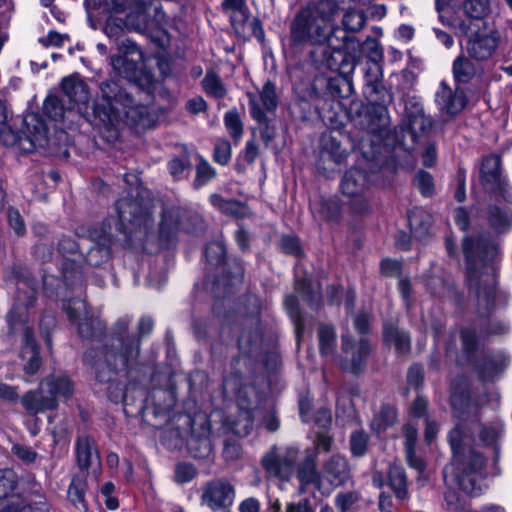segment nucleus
Here are the masks:
<instances>
[{"label": "nucleus", "mask_w": 512, "mask_h": 512, "mask_svg": "<svg viewBox=\"0 0 512 512\" xmlns=\"http://www.w3.org/2000/svg\"><path fill=\"white\" fill-rule=\"evenodd\" d=\"M451 404L459 423L449 434L453 459L443 470L444 481L450 487L459 486L470 496H479L486 488L482 477L485 459L471 447V443L477 437L481 444L493 445L501 434L502 424L499 421L483 422L478 404L470 401L466 391H459L454 386Z\"/></svg>", "instance_id": "1"}, {"label": "nucleus", "mask_w": 512, "mask_h": 512, "mask_svg": "<svg viewBox=\"0 0 512 512\" xmlns=\"http://www.w3.org/2000/svg\"><path fill=\"white\" fill-rule=\"evenodd\" d=\"M118 223L115 233L110 223L103 222L89 230V238L93 242L89 253L108 254L117 252L119 247L142 246L148 234L150 215L141 204L132 199H121L117 202Z\"/></svg>", "instance_id": "2"}, {"label": "nucleus", "mask_w": 512, "mask_h": 512, "mask_svg": "<svg viewBox=\"0 0 512 512\" xmlns=\"http://www.w3.org/2000/svg\"><path fill=\"white\" fill-rule=\"evenodd\" d=\"M94 113L108 130L116 128L120 123L147 128L154 122L149 108L136 103L131 94L114 81H105L100 85Z\"/></svg>", "instance_id": "3"}, {"label": "nucleus", "mask_w": 512, "mask_h": 512, "mask_svg": "<svg viewBox=\"0 0 512 512\" xmlns=\"http://www.w3.org/2000/svg\"><path fill=\"white\" fill-rule=\"evenodd\" d=\"M130 322V318L124 317L115 323L112 336L96 360L95 365L98 370L107 367L116 373L132 369L137 364L140 354V337H144L152 331L153 321L149 317L140 319L138 338L127 334Z\"/></svg>", "instance_id": "4"}, {"label": "nucleus", "mask_w": 512, "mask_h": 512, "mask_svg": "<svg viewBox=\"0 0 512 512\" xmlns=\"http://www.w3.org/2000/svg\"><path fill=\"white\" fill-rule=\"evenodd\" d=\"M334 0H320L312 7L302 9L291 23V39L295 45H324L327 33L339 15Z\"/></svg>", "instance_id": "5"}, {"label": "nucleus", "mask_w": 512, "mask_h": 512, "mask_svg": "<svg viewBox=\"0 0 512 512\" xmlns=\"http://www.w3.org/2000/svg\"><path fill=\"white\" fill-rule=\"evenodd\" d=\"M118 51L117 55L110 58L115 73L148 92L153 85L154 76L146 67L143 52L128 40L119 45Z\"/></svg>", "instance_id": "6"}, {"label": "nucleus", "mask_w": 512, "mask_h": 512, "mask_svg": "<svg viewBox=\"0 0 512 512\" xmlns=\"http://www.w3.org/2000/svg\"><path fill=\"white\" fill-rule=\"evenodd\" d=\"M25 127L22 135H16L10 128L1 130V139L7 146H17L24 152L36 148H44L49 144L48 128L37 114H29L24 118Z\"/></svg>", "instance_id": "7"}, {"label": "nucleus", "mask_w": 512, "mask_h": 512, "mask_svg": "<svg viewBox=\"0 0 512 512\" xmlns=\"http://www.w3.org/2000/svg\"><path fill=\"white\" fill-rule=\"evenodd\" d=\"M203 227L202 217L194 211L176 210L165 212L159 231V242L162 248H169L175 240L179 229L188 233H196Z\"/></svg>", "instance_id": "8"}, {"label": "nucleus", "mask_w": 512, "mask_h": 512, "mask_svg": "<svg viewBox=\"0 0 512 512\" xmlns=\"http://www.w3.org/2000/svg\"><path fill=\"white\" fill-rule=\"evenodd\" d=\"M9 326L13 332L23 330L25 336V346L21 351V357L26 361L24 371L28 375H33L40 367L39 351L32 337L31 331L24 326L27 317L26 313L19 305L12 308L7 316Z\"/></svg>", "instance_id": "9"}, {"label": "nucleus", "mask_w": 512, "mask_h": 512, "mask_svg": "<svg viewBox=\"0 0 512 512\" xmlns=\"http://www.w3.org/2000/svg\"><path fill=\"white\" fill-rule=\"evenodd\" d=\"M500 157L490 155L483 159L480 178L483 188L489 193L499 194L504 201L512 202V188L501 177Z\"/></svg>", "instance_id": "10"}, {"label": "nucleus", "mask_w": 512, "mask_h": 512, "mask_svg": "<svg viewBox=\"0 0 512 512\" xmlns=\"http://www.w3.org/2000/svg\"><path fill=\"white\" fill-rule=\"evenodd\" d=\"M65 310L70 321L78 324V333L82 338L93 339L102 333L103 323L100 319L90 316L84 300L71 299Z\"/></svg>", "instance_id": "11"}, {"label": "nucleus", "mask_w": 512, "mask_h": 512, "mask_svg": "<svg viewBox=\"0 0 512 512\" xmlns=\"http://www.w3.org/2000/svg\"><path fill=\"white\" fill-rule=\"evenodd\" d=\"M296 459V449L288 448L285 452L278 453L273 447L262 457L261 464L269 477L288 481L294 473Z\"/></svg>", "instance_id": "12"}, {"label": "nucleus", "mask_w": 512, "mask_h": 512, "mask_svg": "<svg viewBox=\"0 0 512 512\" xmlns=\"http://www.w3.org/2000/svg\"><path fill=\"white\" fill-rule=\"evenodd\" d=\"M369 180L365 171L358 168L348 170L341 181V191L347 197H361L352 203L354 211L358 214L369 211L370 205L366 198L362 197L367 189Z\"/></svg>", "instance_id": "13"}, {"label": "nucleus", "mask_w": 512, "mask_h": 512, "mask_svg": "<svg viewBox=\"0 0 512 512\" xmlns=\"http://www.w3.org/2000/svg\"><path fill=\"white\" fill-rule=\"evenodd\" d=\"M234 498L235 490L232 484L226 480L217 479L204 486L201 501L212 511L225 512L232 506Z\"/></svg>", "instance_id": "14"}, {"label": "nucleus", "mask_w": 512, "mask_h": 512, "mask_svg": "<svg viewBox=\"0 0 512 512\" xmlns=\"http://www.w3.org/2000/svg\"><path fill=\"white\" fill-rule=\"evenodd\" d=\"M500 42L499 32L495 29L479 31L471 35L466 44L469 58L486 61L496 52Z\"/></svg>", "instance_id": "15"}, {"label": "nucleus", "mask_w": 512, "mask_h": 512, "mask_svg": "<svg viewBox=\"0 0 512 512\" xmlns=\"http://www.w3.org/2000/svg\"><path fill=\"white\" fill-rule=\"evenodd\" d=\"M248 96L252 117L260 124H266V112H273L278 104L275 85L268 81L263 85L259 95L250 93Z\"/></svg>", "instance_id": "16"}, {"label": "nucleus", "mask_w": 512, "mask_h": 512, "mask_svg": "<svg viewBox=\"0 0 512 512\" xmlns=\"http://www.w3.org/2000/svg\"><path fill=\"white\" fill-rule=\"evenodd\" d=\"M342 351L344 358L341 361L343 370L358 373L363 368L365 357L369 353V344L367 340L362 339L357 344H352L347 336L342 337Z\"/></svg>", "instance_id": "17"}, {"label": "nucleus", "mask_w": 512, "mask_h": 512, "mask_svg": "<svg viewBox=\"0 0 512 512\" xmlns=\"http://www.w3.org/2000/svg\"><path fill=\"white\" fill-rule=\"evenodd\" d=\"M251 397H255L253 387H245L238 394V407L240 410L239 418L233 423L232 429L238 436H246L250 433L253 426V402Z\"/></svg>", "instance_id": "18"}, {"label": "nucleus", "mask_w": 512, "mask_h": 512, "mask_svg": "<svg viewBox=\"0 0 512 512\" xmlns=\"http://www.w3.org/2000/svg\"><path fill=\"white\" fill-rule=\"evenodd\" d=\"M129 12L126 16L125 25L138 32H145L151 26L152 20L150 10L152 0H128Z\"/></svg>", "instance_id": "19"}, {"label": "nucleus", "mask_w": 512, "mask_h": 512, "mask_svg": "<svg viewBox=\"0 0 512 512\" xmlns=\"http://www.w3.org/2000/svg\"><path fill=\"white\" fill-rule=\"evenodd\" d=\"M324 44H327L333 52H344L348 56H354L360 51L357 39L354 36H349L346 30L335 26V21L330 32L327 33Z\"/></svg>", "instance_id": "20"}, {"label": "nucleus", "mask_w": 512, "mask_h": 512, "mask_svg": "<svg viewBox=\"0 0 512 512\" xmlns=\"http://www.w3.org/2000/svg\"><path fill=\"white\" fill-rule=\"evenodd\" d=\"M507 365V358L501 352L483 356L476 363V370L479 377L484 381L494 380Z\"/></svg>", "instance_id": "21"}, {"label": "nucleus", "mask_w": 512, "mask_h": 512, "mask_svg": "<svg viewBox=\"0 0 512 512\" xmlns=\"http://www.w3.org/2000/svg\"><path fill=\"white\" fill-rule=\"evenodd\" d=\"M435 101L440 110L454 115L465 107V100L462 93L453 92L445 82L440 84L436 93Z\"/></svg>", "instance_id": "22"}, {"label": "nucleus", "mask_w": 512, "mask_h": 512, "mask_svg": "<svg viewBox=\"0 0 512 512\" xmlns=\"http://www.w3.org/2000/svg\"><path fill=\"white\" fill-rule=\"evenodd\" d=\"M29 391L21 399L22 405L29 414L35 415L46 410H52L57 407V400L50 395H44V390Z\"/></svg>", "instance_id": "23"}, {"label": "nucleus", "mask_w": 512, "mask_h": 512, "mask_svg": "<svg viewBox=\"0 0 512 512\" xmlns=\"http://www.w3.org/2000/svg\"><path fill=\"white\" fill-rule=\"evenodd\" d=\"M62 89L71 103L70 110L75 106L85 105L89 100L87 85L78 77H66L62 81Z\"/></svg>", "instance_id": "24"}, {"label": "nucleus", "mask_w": 512, "mask_h": 512, "mask_svg": "<svg viewBox=\"0 0 512 512\" xmlns=\"http://www.w3.org/2000/svg\"><path fill=\"white\" fill-rule=\"evenodd\" d=\"M77 462L81 469L99 466V455L94 447V441L88 436H81L76 443Z\"/></svg>", "instance_id": "25"}, {"label": "nucleus", "mask_w": 512, "mask_h": 512, "mask_svg": "<svg viewBox=\"0 0 512 512\" xmlns=\"http://www.w3.org/2000/svg\"><path fill=\"white\" fill-rule=\"evenodd\" d=\"M487 221L497 234H506L512 230V212L509 208L490 207L487 212Z\"/></svg>", "instance_id": "26"}, {"label": "nucleus", "mask_w": 512, "mask_h": 512, "mask_svg": "<svg viewBox=\"0 0 512 512\" xmlns=\"http://www.w3.org/2000/svg\"><path fill=\"white\" fill-rule=\"evenodd\" d=\"M323 476L335 486L342 484L348 476L346 460L339 456H332L323 468Z\"/></svg>", "instance_id": "27"}, {"label": "nucleus", "mask_w": 512, "mask_h": 512, "mask_svg": "<svg viewBox=\"0 0 512 512\" xmlns=\"http://www.w3.org/2000/svg\"><path fill=\"white\" fill-rule=\"evenodd\" d=\"M492 258H467V277L470 285L478 286V280L483 276L486 277L485 282L491 277L493 268L489 263Z\"/></svg>", "instance_id": "28"}, {"label": "nucleus", "mask_w": 512, "mask_h": 512, "mask_svg": "<svg viewBox=\"0 0 512 512\" xmlns=\"http://www.w3.org/2000/svg\"><path fill=\"white\" fill-rule=\"evenodd\" d=\"M411 232L417 238H424L430 232L432 216L422 208H414L408 215Z\"/></svg>", "instance_id": "29"}, {"label": "nucleus", "mask_w": 512, "mask_h": 512, "mask_svg": "<svg viewBox=\"0 0 512 512\" xmlns=\"http://www.w3.org/2000/svg\"><path fill=\"white\" fill-rule=\"evenodd\" d=\"M363 46L367 50L368 57L371 60V65L369 66V70L367 73V76L368 77L371 76V79L368 81L369 82L377 81L381 74L380 66H379L378 62L383 57V48L380 45L377 38L370 37V36H368L365 39V41L363 42Z\"/></svg>", "instance_id": "30"}, {"label": "nucleus", "mask_w": 512, "mask_h": 512, "mask_svg": "<svg viewBox=\"0 0 512 512\" xmlns=\"http://www.w3.org/2000/svg\"><path fill=\"white\" fill-rule=\"evenodd\" d=\"M209 200L213 207L227 215L245 218L250 214L249 209L244 204L235 200L223 199L219 194H211Z\"/></svg>", "instance_id": "31"}, {"label": "nucleus", "mask_w": 512, "mask_h": 512, "mask_svg": "<svg viewBox=\"0 0 512 512\" xmlns=\"http://www.w3.org/2000/svg\"><path fill=\"white\" fill-rule=\"evenodd\" d=\"M42 388H46L50 397H68L73 392V385L71 381L64 376H49L41 383Z\"/></svg>", "instance_id": "32"}, {"label": "nucleus", "mask_w": 512, "mask_h": 512, "mask_svg": "<svg viewBox=\"0 0 512 512\" xmlns=\"http://www.w3.org/2000/svg\"><path fill=\"white\" fill-rule=\"evenodd\" d=\"M384 341L395 347L398 353H407L410 349L409 335L393 325L384 326Z\"/></svg>", "instance_id": "33"}, {"label": "nucleus", "mask_w": 512, "mask_h": 512, "mask_svg": "<svg viewBox=\"0 0 512 512\" xmlns=\"http://www.w3.org/2000/svg\"><path fill=\"white\" fill-rule=\"evenodd\" d=\"M389 484L399 500L408 498L407 477L403 467L396 464L390 466Z\"/></svg>", "instance_id": "34"}, {"label": "nucleus", "mask_w": 512, "mask_h": 512, "mask_svg": "<svg viewBox=\"0 0 512 512\" xmlns=\"http://www.w3.org/2000/svg\"><path fill=\"white\" fill-rule=\"evenodd\" d=\"M478 74V68L467 57L458 56L453 62V75L457 82L468 83Z\"/></svg>", "instance_id": "35"}, {"label": "nucleus", "mask_w": 512, "mask_h": 512, "mask_svg": "<svg viewBox=\"0 0 512 512\" xmlns=\"http://www.w3.org/2000/svg\"><path fill=\"white\" fill-rule=\"evenodd\" d=\"M470 240L464 241V252L466 254L479 252L480 255L493 256L500 253L499 242L486 234H480L479 239L476 242L477 247L473 248L470 246Z\"/></svg>", "instance_id": "36"}, {"label": "nucleus", "mask_w": 512, "mask_h": 512, "mask_svg": "<svg viewBox=\"0 0 512 512\" xmlns=\"http://www.w3.org/2000/svg\"><path fill=\"white\" fill-rule=\"evenodd\" d=\"M85 491L86 480L80 476L73 477L67 491V498L74 507L83 511L88 508L85 501Z\"/></svg>", "instance_id": "37"}, {"label": "nucleus", "mask_w": 512, "mask_h": 512, "mask_svg": "<svg viewBox=\"0 0 512 512\" xmlns=\"http://www.w3.org/2000/svg\"><path fill=\"white\" fill-rule=\"evenodd\" d=\"M141 266L149 268V272L146 275L149 285L159 287L165 283L167 276L164 261H158L157 259L152 261V258H145Z\"/></svg>", "instance_id": "38"}, {"label": "nucleus", "mask_w": 512, "mask_h": 512, "mask_svg": "<svg viewBox=\"0 0 512 512\" xmlns=\"http://www.w3.org/2000/svg\"><path fill=\"white\" fill-rule=\"evenodd\" d=\"M297 479L300 482L301 489L308 485L319 486L320 475L317 472L315 461L312 457H308L299 467Z\"/></svg>", "instance_id": "39"}, {"label": "nucleus", "mask_w": 512, "mask_h": 512, "mask_svg": "<svg viewBox=\"0 0 512 512\" xmlns=\"http://www.w3.org/2000/svg\"><path fill=\"white\" fill-rule=\"evenodd\" d=\"M397 419V412L395 408L391 406H383L381 410L375 415L371 427L376 432L380 433L381 431L386 430L388 427L392 426Z\"/></svg>", "instance_id": "40"}, {"label": "nucleus", "mask_w": 512, "mask_h": 512, "mask_svg": "<svg viewBox=\"0 0 512 512\" xmlns=\"http://www.w3.org/2000/svg\"><path fill=\"white\" fill-rule=\"evenodd\" d=\"M318 340L319 349L322 355L333 354L336 343V333L333 327L321 324L318 329Z\"/></svg>", "instance_id": "41"}, {"label": "nucleus", "mask_w": 512, "mask_h": 512, "mask_svg": "<svg viewBox=\"0 0 512 512\" xmlns=\"http://www.w3.org/2000/svg\"><path fill=\"white\" fill-rule=\"evenodd\" d=\"M464 12L470 18L481 19L489 13V0H465L463 4Z\"/></svg>", "instance_id": "42"}, {"label": "nucleus", "mask_w": 512, "mask_h": 512, "mask_svg": "<svg viewBox=\"0 0 512 512\" xmlns=\"http://www.w3.org/2000/svg\"><path fill=\"white\" fill-rule=\"evenodd\" d=\"M203 88L205 92L215 98H223L226 89L221 79L215 73H207L203 79Z\"/></svg>", "instance_id": "43"}, {"label": "nucleus", "mask_w": 512, "mask_h": 512, "mask_svg": "<svg viewBox=\"0 0 512 512\" xmlns=\"http://www.w3.org/2000/svg\"><path fill=\"white\" fill-rule=\"evenodd\" d=\"M216 176L215 169L204 159H201L196 168V177L193 182L195 189H199L206 185Z\"/></svg>", "instance_id": "44"}, {"label": "nucleus", "mask_w": 512, "mask_h": 512, "mask_svg": "<svg viewBox=\"0 0 512 512\" xmlns=\"http://www.w3.org/2000/svg\"><path fill=\"white\" fill-rule=\"evenodd\" d=\"M365 20L363 12L353 9L348 10L344 13L342 20L343 26L345 27L344 30L347 32H358L364 27Z\"/></svg>", "instance_id": "45"}, {"label": "nucleus", "mask_w": 512, "mask_h": 512, "mask_svg": "<svg viewBox=\"0 0 512 512\" xmlns=\"http://www.w3.org/2000/svg\"><path fill=\"white\" fill-rule=\"evenodd\" d=\"M331 207H337V205L323 199L322 197L315 198L310 203V209L314 218L320 221L333 215Z\"/></svg>", "instance_id": "46"}, {"label": "nucleus", "mask_w": 512, "mask_h": 512, "mask_svg": "<svg viewBox=\"0 0 512 512\" xmlns=\"http://www.w3.org/2000/svg\"><path fill=\"white\" fill-rule=\"evenodd\" d=\"M224 124L229 134L236 142H238L242 136L243 128L239 114L236 110L226 112L224 116Z\"/></svg>", "instance_id": "47"}, {"label": "nucleus", "mask_w": 512, "mask_h": 512, "mask_svg": "<svg viewBox=\"0 0 512 512\" xmlns=\"http://www.w3.org/2000/svg\"><path fill=\"white\" fill-rule=\"evenodd\" d=\"M414 184L424 197L432 196L435 192L433 178L428 172L419 171L414 178Z\"/></svg>", "instance_id": "48"}, {"label": "nucleus", "mask_w": 512, "mask_h": 512, "mask_svg": "<svg viewBox=\"0 0 512 512\" xmlns=\"http://www.w3.org/2000/svg\"><path fill=\"white\" fill-rule=\"evenodd\" d=\"M43 108L45 114L55 121H59L64 118L65 111L63 108V104L61 100H59L57 97H47L44 101Z\"/></svg>", "instance_id": "49"}, {"label": "nucleus", "mask_w": 512, "mask_h": 512, "mask_svg": "<svg viewBox=\"0 0 512 512\" xmlns=\"http://www.w3.org/2000/svg\"><path fill=\"white\" fill-rule=\"evenodd\" d=\"M213 159L220 165H226L231 159V145L227 140L218 139L214 146Z\"/></svg>", "instance_id": "50"}, {"label": "nucleus", "mask_w": 512, "mask_h": 512, "mask_svg": "<svg viewBox=\"0 0 512 512\" xmlns=\"http://www.w3.org/2000/svg\"><path fill=\"white\" fill-rule=\"evenodd\" d=\"M359 499L360 495L358 492L346 491L336 495L335 505L341 510V512H346L350 510Z\"/></svg>", "instance_id": "51"}, {"label": "nucleus", "mask_w": 512, "mask_h": 512, "mask_svg": "<svg viewBox=\"0 0 512 512\" xmlns=\"http://www.w3.org/2000/svg\"><path fill=\"white\" fill-rule=\"evenodd\" d=\"M350 444L352 453L356 456H362L367 449V434L362 430L355 431L351 435Z\"/></svg>", "instance_id": "52"}, {"label": "nucleus", "mask_w": 512, "mask_h": 512, "mask_svg": "<svg viewBox=\"0 0 512 512\" xmlns=\"http://www.w3.org/2000/svg\"><path fill=\"white\" fill-rule=\"evenodd\" d=\"M168 170L175 180H181L187 177L190 170V166L184 160L174 158L171 161H169Z\"/></svg>", "instance_id": "53"}, {"label": "nucleus", "mask_w": 512, "mask_h": 512, "mask_svg": "<svg viewBox=\"0 0 512 512\" xmlns=\"http://www.w3.org/2000/svg\"><path fill=\"white\" fill-rule=\"evenodd\" d=\"M63 266V281L67 286L73 285L75 282H82V274L74 269V261L66 259Z\"/></svg>", "instance_id": "54"}, {"label": "nucleus", "mask_w": 512, "mask_h": 512, "mask_svg": "<svg viewBox=\"0 0 512 512\" xmlns=\"http://www.w3.org/2000/svg\"><path fill=\"white\" fill-rule=\"evenodd\" d=\"M7 219L10 227L18 236H22L26 232L25 224L19 211L10 207L7 211Z\"/></svg>", "instance_id": "55"}, {"label": "nucleus", "mask_w": 512, "mask_h": 512, "mask_svg": "<svg viewBox=\"0 0 512 512\" xmlns=\"http://www.w3.org/2000/svg\"><path fill=\"white\" fill-rule=\"evenodd\" d=\"M196 475V470L191 464H178L175 469V480L178 483L191 481Z\"/></svg>", "instance_id": "56"}, {"label": "nucleus", "mask_w": 512, "mask_h": 512, "mask_svg": "<svg viewBox=\"0 0 512 512\" xmlns=\"http://www.w3.org/2000/svg\"><path fill=\"white\" fill-rule=\"evenodd\" d=\"M242 455V449L238 442L227 440L224 444L223 457L226 461H236Z\"/></svg>", "instance_id": "57"}, {"label": "nucleus", "mask_w": 512, "mask_h": 512, "mask_svg": "<svg viewBox=\"0 0 512 512\" xmlns=\"http://www.w3.org/2000/svg\"><path fill=\"white\" fill-rule=\"evenodd\" d=\"M461 339L463 350L468 355V360H470V354L474 352L477 345L476 335L470 329H463L461 331Z\"/></svg>", "instance_id": "58"}, {"label": "nucleus", "mask_w": 512, "mask_h": 512, "mask_svg": "<svg viewBox=\"0 0 512 512\" xmlns=\"http://www.w3.org/2000/svg\"><path fill=\"white\" fill-rule=\"evenodd\" d=\"M297 291L301 295L305 296L307 301L313 302L316 297L320 294V287L317 286V289H314L313 285L306 281L297 280Z\"/></svg>", "instance_id": "59"}, {"label": "nucleus", "mask_w": 512, "mask_h": 512, "mask_svg": "<svg viewBox=\"0 0 512 512\" xmlns=\"http://www.w3.org/2000/svg\"><path fill=\"white\" fill-rule=\"evenodd\" d=\"M17 285H18V287H17V289H18V295H17L18 301L21 302V301L24 300L25 297L22 296V293H26L25 289L29 288L30 292L27 295V305L32 304L33 299L35 297V293H36V286L34 284H30L27 279H19L18 282H17Z\"/></svg>", "instance_id": "60"}, {"label": "nucleus", "mask_w": 512, "mask_h": 512, "mask_svg": "<svg viewBox=\"0 0 512 512\" xmlns=\"http://www.w3.org/2000/svg\"><path fill=\"white\" fill-rule=\"evenodd\" d=\"M281 251L284 254L298 255L302 253L298 240L295 237L284 236L281 240Z\"/></svg>", "instance_id": "61"}, {"label": "nucleus", "mask_w": 512, "mask_h": 512, "mask_svg": "<svg viewBox=\"0 0 512 512\" xmlns=\"http://www.w3.org/2000/svg\"><path fill=\"white\" fill-rule=\"evenodd\" d=\"M13 453L25 462H33L36 459V452L31 448L21 445H14L12 448Z\"/></svg>", "instance_id": "62"}, {"label": "nucleus", "mask_w": 512, "mask_h": 512, "mask_svg": "<svg viewBox=\"0 0 512 512\" xmlns=\"http://www.w3.org/2000/svg\"><path fill=\"white\" fill-rule=\"evenodd\" d=\"M381 270L387 276H396L400 273V265L394 258H385L381 261Z\"/></svg>", "instance_id": "63"}, {"label": "nucleus", "mask_w": 512, "mask_h": 512, "mask_svg": "<svg viewBox=\"0 0 512 512\" xmlns=\"http://www.w3.org/2000/svg\"><path fill=\"white\" fill-rule=\"evenodd\" d=\"M286 512H313L308 500L297 503L291 502L286 505Z\"/></svg>", "instance_id": "64"}]
</instances>
